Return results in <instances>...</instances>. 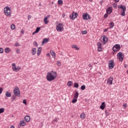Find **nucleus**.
Segmentation results:
<instances>
[{"label":"nucleus","instance_id":"nucleus-1","mask_svg":"<svg viewBox=\"0 0 128 128\" xmlns=\"http://www.w3.org/2000/svg\"><path fill=\"white\" fill-rule=\"evenodd\" d=\"M56 78V72L51 71L47 73L46 79L48 82H52Z\"/></svg>","mask_w":128,"mask_h":128},{"label":"nucleus","instance_id":"nucleus-2","mask_svg":"<svg viewBox=\"0 0 128 128\" xmlns=\"http://www.w3.org/2000/svg\"><path fill=\"white\" fill-rule=\"evenodd\" d=\"M118 8H121L122 10V12H121V16H126V6L120 4L118 6Z\"/></svg>","mask_w":128,"mask_h":128},{"label":"nucleus","instance_id":"nucleus-3","mask_svg":"<svg viewBox=\"0 0 128 128\" xmlns=\"http://www.w3.org/2000/svg\"><path fill=\"white\" fill-rule=\"evenodd\" d=\"M56 26V30L57 32H62L64 30V24L62 23H59Z\"/></svg>","mask_w":128,"mask_h":128},{"label":"nucleus","instance_id":"nucleus-4","mask_svg":"<svg viewBox=\"0 0 128 128\" xmlns=\"http://www.w3.org/2000/svg\"><path fill=\"white\" fill-rule=\"evenodd\" d=\"M14 96H20V91L18 87L15 88L14 90Z\"/></svg>","mask_w":128,"mask_h":128},{"label":"nucleus","instance_id":"nucleus-5","mask_svg":"<svg viewBox=\"0 0 128 128\" xmlns=\"http://www.w3.org/2000/svg\"><path fill=\"white\" fill-rule=\"evenodd\" d=\"M4 12L6 16H10V7H5L4 8Z\"/></svg>","mask_w":128,"mask_h":128},{"label":"nucleus","instance_id":"nucleus-6","mask_svg":"<svg viewBox=\"0 0 128 128\" xmlns=\"http://www.w3.org/2000/svg\"><path fill=\"white\" fill-rule=\"evenodd\" d=\"M120 50V46L118 44H116L112 48L114 52H118Z\"/></svg>","mask_w":128,"mask_h":128},{"label":"nucleus","instance_id":"nucleus-7","mask_svg":"<svg viewBox=\"0 0 128 128\" xmlns=\"http://www.w3.org/2000/svg\"><path fill=\"white\" fill-rule=\"evenodd\" d=\"M117 56L120 62H122V60H124V54H122V52H119L118 53Z\"/></svg>","mask_w":128,"mask_h":128},{"label":"nucleus","instance_id":"nucleus-8","mask_svg":"<svg viewBox=\"0 0 128 128\" xmlns=\"http://www.w3.org/2000/svg\"><path fill=\"white\" fill-rule=\"evenodd\" d=\"M82 18L84 20H90V15L88 13H84L82 15Z\"/></svg>","mask_w":128,"mask_h":128},{"label":"nucleus","instance_id":"nucleus-9","mask_svg":"<svg viewBox=\"0 0 128 128\" xmlns=\"http://www.w3.org/2000/svg\"><path fill=\"white\" fill-rule=\"evenodd\" d=\"M78 12H72V14L70 16V20H74L76 18H78Z\"/></svg>","mask_w":128,"mask_h":128},{"label":"nucleus","instance_id":"nucleus-10","mask_svg":"<svg viewBox=\"0 0 128 128\" xmlns=\"http://www.w3.org/2000/svg\"><path fill=\"white\" fill-rule=\"evenodd\" d=\"M108 66L110 70H112V68H114V60H110L108 62Z\"/></svg>","mask_w":128,"mask_h":128},{"label":"nucleus","instance_id":"nucleus-11","mask_svg":"<svg viewBox=\"0 0 128 128\" xmlns=\"http://www.w3.org/2000/svg\"><path fill=\"white\" fill-rule=\"evenodd\" d=\"M102 40H103V44H106L108 42V37H106V36H104L102 38Z\"/></svg>","mask_w":128,"mask_h":128},{"label":"nucleus","instance_id":"nucleus-12","mask_svg":"<svg viewBox=\"0 0 128 128\" xmlns=\"http://www.w3.org/2000/svg\"><path fill=\"white\" fill-rule=\"evenodd\" d=\"M97 46H98V52H102V43L100 42H98L97 44Z\"/></svg>","mask_w":128,"mask_h":128},{"label":"nucleus","instance_id":"nucleus-13","mask_svg":"<svg viewBox=\"0 0 128 128\" xmlns=\"http://www.w3.org/2000/svg\"><path fill=\"white\" fill-rule=\"evenodd\" d=\"M112 78L110 77L107 80V84H112Z\"/></svg>","mask_w":128,"mask_h":128},{"label":"nucleus","instance_id":"nucleus-14","mask_svg":"<svg viewBox=\"0 0 128 128\" xmlns=\"http://www.w3.org/2000/svg\"><path fill=\"white\" fill-rule=\"evenodd\" d=\"M106 12L108 14H110L112 12V7H109L106 9Z\"/></svg>","mask_w":128,"mask_h":128},{"label":"nucleus","instance_id":"nucleus-15","mask_svg":"<svg viewBox=\"0 0 128 128\" xmlns=\"http://www.w3.org/2000/svg\"><path fill=\"white\" fill-rule=\"evenodd\" d=\"M50 16H46L45 18L44 19V22L45 24H48V17Z\"/></svg>","mask_w":128,"mask_h":128},{"label":"nucleus","instance_id":"nucleus-16","mask_svg":"<svg viewBox=\"0 0 128 128\" xmlns=\"http://www.w3.org/2000/svg\"><path fill=\"white\" fill-rule=\"evenodd\" d=\"M104 108H106V102H102L100 106V108L101 110H104Z\"/></svg>","mask_w":128,"mask_h":128},{"label":"nucleus","instance_id":"nucleus-17","mask_svg":"<svg viewBox=\"0 0 128 128\" xmlns=\"http://www.w3.org/2000/svg\"><path fill=\"white\" fill-rule=\"evenodd\" d=\"M24 120H25L26 122H30V117L29 116H26L24 117Z\"/></svg>","mask_w":128,"mask_h":128},{"label":"nucleus","instance_id":"nucleus-18","mask_svg":"<svg viewBox=\"0 0 128 128\" xmlns=\"http://www.w3.org/2000/svg\"><path fill=\"white\" fill-rule=\"evenodd\" d=\"M49 40V39L46 38H44L42 42V44H46V42H48Z\"/></svg>","mask_w":128,"mask_h":128},{"label":"nucleus","instance_id":"nucleus-19","mask_svg":"<svg viewBox=\"0 0 128 128\" xmlns=\"http://www.w3.org/2000/svg\"><path fill=\"white\" fill-rule=\"evenodd\" d=\"M26 121H24V120L20 121V126H26Z\"/></svg>","mask_w":128,"mask_h":128},{"label":"nucleus","instance_id":"nucleus-20","mask_svg":"<svg viewBox=\"0 0 128 128\" xmlns=\"http://www.w3.org/2000/svg\"><path fill=\"white\" fill-rule=\"evenodd\" d=\"M42 52V47H39L38 49L37 56H40Z\"/></svg>","mask_w":128,"mask_h":128},{"label":"nucleus","instance_id":"nucleus-21","mask_svg":"<svg viewBox=\"0 0 128 128\" xmlns=\"http://www.w3.org/2000/svg\"><path fill=\"white\" fill-rule=\"evenodd\" d=\"M12 70L14 72H16V64H14V63L12 64Z\"/></svg>","mask_w":128,"mask_h":128},{"label":"nucleus","instance_id":"nucleus-22","mask_svg":"<svg viewBox=\"0 0 128 128\" xmlns=\"http://www.w3.org/2000/svg\"><path fill=\"white\" fill-rule=\"evenodd\" d=\"M6 96H7V98H10V96H12V93L8 91H7L6 92Z\"/></svg>","mask_w":128,"mask_h":128},{"label":"nucleus","instance_id":"nucleus-23","mask_svg":"<svg viewBox=\"0 0 128 128\" xmlns=\"http://www.w3.org/2000/svg\"><path fill=\"white\" fill-rule=\"evenodd\" d=\"M4 52L6 54H10V48H5Z\"/></svg>","mask_w":128,"mask_h":128},{"label":"nucleus","instance_id":"nucleus-24","mask_svg":"<svg viewBox=\"0 0 128 128\" xmlns=\"http://www.w3.org/2000/svg\"><path fill=\"white\" fill-rule=\"evenodd\" d=\"M36 54V48H33L32 49V54L33 56H34V54Z\"/></svg>","mask_w":128,"mask_h":128},{"label":"nucleus","instance_id":"nucleus-25","mask_svg":"<svg viewBox=\"0 0 128 128\" xmlns=\"http://www.w3.org/2000/svg\"><path fill=\"white\" fill-rule=\"evenodd\" d=\"M80 118H82V120H84V118H86V114H84V113L81 114L80 115Z\"/></svg>","mask_w":128,"mask_h":128},{"label":"nucleus","instance_id":"nucleus-26","mask_svg":"<svg viewBox=\"0 0 128 128\" xmlns=\"http://www.w3.org/2000/svg\"><path fill=\"white\" fill-rule=\"evenodd\" d=\"M50 52L52 58H56V52H54L53 50H50Z\"/></svg>","mask_w":128,"mask_h":128},{"label":"nucleus","instance_id":"nucleus-27","mask_svg":"<svg viewBox=\"0 0 128 128\" xmlns=\"http://www.w3.org/2000/svg\"><path fill=\"white\" fill-rule=\"evenodd\" d=\"M72 48H75L76 50H80V48H78V46H76V45H72Z\"/></svg>","mask_w":128,"mask_h":128},{"label":"nucleus","instance_id":"nucleus-28","mask_svg":"<svg viewBox=\"0 0 128 128\" xmlns=\"http://www.w3.org/2000/svg\"><path fill=\"white\" fill-rule=\"evenodd\" d=\"M74 98H78V91H76L74 94Z\"/></svg>","mask_w":128,"mask_h":128},{"label":"nucleus","instance_id":"nucleus-29","mask_svg":"<svg viewBox=\"0 0 128 128\" xmlns=\"http://www.w3.org/2000/svg\"><path fill=\"white\" fill-rule=\"evenodd\" d=\"M110 28H114V22H111L109 24Z\"/></svg>","mask_w":128,"mask_h":128},{"label":"nucleus","instance_id":"nucleus-30","mask_svg":"<svg viewBox=\"0 0 128 128\" xmlns=\"http://www.w3.org/2000/svg\"><path fill=\"white\" fill-rule=\"evenodd\" d=\"M72 81H68V86H72Z\"/></svg>","mask_w":128,"mask_h":128},{"label":"nucleus","instance_id":"nucleus-31","mask_svg":"<svg viewBox=\"0 0 128 128\" xmlns=\"http://www.w3.org/2000/svg\"><path fill=\"white\" fill-rule=\"evenodd\" d=\"M21 68L20 66H18L16 68V70H15L16 72H18V70H21Z\"/></svg>","mask_w":128,"mask_h":128},{"label":"nucleus","instance_id":"nucleus-32","mask_svg":"<svg viewBox=\"0 0 128 128\" xmlns=\"http://www.w3.org/2000/svg\"><path fill=\"white\" fill-rule=\"evenodd\" d=\"M76 102H78V99H76V98L73 99L72 102V104H76Z\"/></svg>","mask_w":128,"mask_h":128},{"label":"nucleus","instance_id":"nucleus-33","mask_svg":"<svg viewBox=\"0 0 128 128\" xmlns=\"http://www.w3.org/2000/svg\"><path fill=\"white\" fill-rule=\"evenodd\" d=\"M40 27H38L36 28V30L35 31V32H40Z\"/></svg>","mask_w":128,"mask_h":128},{"label":"nucleus","instance_id":"nucleus-34","mask_svg":"<svg viewBox=\"0 0 128 128\" xmlns=\"http://www.w3.org/2000/svg\"><path fill=\"white\" fill-rule=\"evenodd\" d=\"M74 88H78V84L76 82H75L74 84Z\"/></svg>","mask_w":128,"mask_h":128},{"label":"nucleus","instance_id":"nucleus-35","mask_svg":"<svg viewBox=\"0 0 128 128\" xmlns=\"http://www.w3.org/2000/svg\"><path fill=\"white\" fill-rule=\"evenodd\" d=\"M81 90H86V86L84 85H82L81 86Z\"/></svg>","mask_w":128,"mask_h":128},{"label":"nucleus","instance_id":"nucleus-36","mask_svg":"<svg viewBox=\"0 0 128 128\" xmlns=\"http://www.w3.org/2000/svg\"><path fill=\"white\" fill-rule=\"evenodd\" d=\"M4 112V108H0V114H2Z\"/></svg>","mask_w":128,"mask_h":128},{"label":"nucleus","instance_id":"nucleus-37","mask_svg":"<svg viewBox=\"0 0 128 128\" xmlns=\"http://www.w3.org/2000/svg\"><path fill=\"white\" fill-rule=\"evenodd\" d=\"M12 30H14L16 28V26L14 24H12L10 26Z\"/></svg>","mask_w":128,"mask_h":128},{"label":"nucleus","instance_id":"nucleus-38","mask_svg":"<svg viewBox=\"0 0 128 128\" xmlns=\"http://www.w3.org/2000/svg\"><path fill=\"white\" fill-rule=\"evenodd\" d=\"M58 4H62V0H58Z\"/></svg>","mask_w":128,"mask_h":128},{"label":"nucleus","instance_id":"nucleus-39","mask_svg":"<svg viewBox=\"0 0 128 128\" xmlns=\"http://www.w3.org/2000/svg\"><path fill=\"white\" fill-rule=\"evenodd\" d=\"M112 6H113V8H116L118 4H116V3H114L112 4Z\"/></svg>","mask_w":128,"mask_h":128},{"label":"nucleus","instance_id":"nucleus-40","mask_svg":"<svg viewBox=\"0 0 128 128\" xmlns=\"http://www.w3.org/2000/svg\"><path fill=\"white\" fill-rule=\"evenodd\" d=\"M33 44L34 46H38V42H36L34 41L33 42Z\"/></svg>","mask_w":128,"mask_h":128},{"label":"nucleus","instance_id":"nucleus-41","mask_svg":"<svg viewBox=\"0 0 128 128\" xmlns=\"http://www.w3.org/2000/svg\"><path fill=\"white\" fill-rule=\"evenodd\" d=\"M57 64H58V66H62V63L58 61Z\"/></svg>","mask_w":128,"mask_h":128},{"label":"nucleus","instance_id":"nucleus-42","mask_svg":"<svg viewBox=\"0 0 128 128\" xmlns=\"http://www.w3.org/2000/svg\"><path fill=\"white\" fill-rule=\"evenodd\" d=\"M4 53V48H0V54H3Z\"/></svg>","mask_w":128,"mask_h":128},{"label":"nucleus","instance_id":"nucleus-43","mask_svg":"<svg viewBox=\"0 0 128 128\" xmlns=\"http://www.w3.org/2000/svg\"><path fill=\"white\" fill-rule=\"evenodd\" d=\"M108 14H106L104 15V18H108Z\"/></svg>","mask_w":128,"mask_h":128},{"label":"nucleus","instance_id":"nucleus-44","mask_svg":"<svg viewBox=\"0 0 128 128\" xmlns=\"http://www.w3.org/2000/svg\"><path fill=\"white\" fill-rule=\"evenodd\" d=\"M16 96H12V102H14V100H16Z\"/></svg>","mask_w":128,"mask_h":128},{"label":"nucleus","instance_id":"nucleus-45","mask_svg":"<svg viewBox=\"0 0 128 128\" xmlns=\"http://www.w3.org/2000/svg\"><path fill=\"white\" fill-rule=\"evenodd\" d=\"M82 34H86V30H84L82 32Z\"/></svg>","mask_w":128,"mask_h":128},{"label":"nucleus","instance_id":"nucleus-46","mask_svg":"<svg viewBox=\"0 0 128 128\" xmlns=\"http://www.w3.org/2000/svg\"><path fill=\"white\" fill-rule=\"evenodd\" d=\"M22 102H23V104H24L26 105V100H24Z\"/></svg>","mask_w":128,"mask_h":128},{"label":"nucleus","instance_id":"nucleus-47","mask_svg":"<svg viewBox=\"0 0 128 128\" xmlns=\"http://www.w3.org/2000/svg\"><path fill=\"white\" fill-rule=\"evenodd\" d=\"M54 122H57L58 120V118H56L55 119H54Z\"/></svg>","mask_w":128,"mask_h":128},{"label":"nucleus","instance_id":"nucleus-48","mask_svg":"<svg viewBox=\"0 0 128 128\" xmlns=\"http://www.w3.org/2000/svg\"><path fill=\"white\" fill-rule=\"evenodd\" d=\"M20 32L22 34H24V31L22 29L21 30Z\"/></svg>","mask_w":128,"mask_h":128},{"label":"nucleus","instance_id":"nucleus-49","mask_svg":"<svg viewBox=\"0 0 128 128\" xmlns=\"http://www.w3.org/2000/svg\"><path fill=\"white\" fill-rule=\"evenodd\" d=\"M15 46H20V44L16 43L15 44Z\"/></svg>","mask_w":128,"mask_h":128},{"label":"nucleus","instance_id":"nucleus-50","mask_svg":"<svg viewBox=\"0 0 128 128\" xmlns=\"http://www.w3.org/2000/svg\"><path fill=\"white\" fill-rule=\"evenodd\" d=\"M123 106L124 108H126V106H128V104H123Z\"/></svg>","mask_w":128,"mask_h":128},{"label":"nucleus","instance_id":"nucleus-51","mask_svg":"<svg viewBox=\"0 0 128 128\" xmlns=\"http://www.w3.org/2000/svg\"><path fill=\"white\" fill-rule=\"evenodd\" d=\"M16 52L17 54H20V50L19 49H17L16 50Z\"/></svg>","mask_w":128,"mask_h":128},{"label":"nucleus","instance_id":"nucleus-52","mask_svg":"<svg viewBox=\"0 0 128 128\" xmlns=\"http://www.w3.org/2000/svg\"><path fill=\"white\" fill-rule=\"evenodd\" d=\"M2 88H0V94H2Z\"/></svg>","mask_w":128,"mask_h":128},{"label":"nucleus","instance_id":"nucleus-53","mask_svg":"<svg viewBox=\"0 0 128 128\" xmlns=\"http://www.w3.org/2000/svg\"><path fill=\"white\" fill-rule=\"evenodd\" d=\"M46 56H48V57L50 56V54H46Z\"/></svg>","mask_w":128,"mask_h":128},{"label":"nucleus","instance_id":"nucleus-54","mask_svg":"<svg viewBox=\"0 0 128 128\" xmlns=\"http://www.w3.org/2000/svg\"><path fill=\"white\" fill-rule=\"evenodd\" d=\"M128 64H124V68H128Z\"/></svg>","mask_w":128,"mask_h":128},{"label":"nucleus","instance_id":"nucleus-55","mask_svg":"<svg viewBox=\"0 0 128 128\" xmlns=\"http://www.w3.org/2000/svg\"><path fill=\"white\" fill-rule=\"evenodd\" d=\"M62 16V18H64V16H66V14H63Z\"/></svg>","mask_w":128,"mask_h":128},{"label":"nucleus","instance_id":"nucleus-56","mask_svg":"<svg viewBox=\"0 0 128 128\" xmlns=\"http://www.w3.org/2000/svg\"><path fill=\"white\" fill-rule=\"evenodd\" d=\"M104 32H108V29H104Z\"/></svg>","mask_w":128,"mask_h":128},{"label":"nucleus","instance_id":"nucleus-57","mask_svg":"<svg viewBox=\"0 0 128 128\" xmlns=\"http://www.w3.org/2000/svg\"><path fill=\"white\" fill-rule=\"evenodd\" d=\"M116 2H120V0H114Z\"/></svg>","mask_w":128,"mask_h":128},{"label":"nucleus","instance_id":"nucleus-58","mask_svg":"<svg viewBox=\"0 0 128 128\" xmlns=\"http://www.w3.org/2000/svg\"><path fill=\"white\" fill-rule=\"evenodd\" d=\"M30 18H32L31 16H28V20H30Z\"/></svg>","mask_w":128,"mask_h":128},{"label":"nucleus","instance_id":"nucleus-59","mask_svg":"<svg viewBox=\"0 0 128 128\" xmlns=\"http://www.w3.org/2000/svg\"><path fill=\"white\" fill-rule=\"evenodd\" d=\"M10 128H14V126H12L10 127Z\"/></svg>","mask_w":128,"mask_h":128},{"label":"nucleus","instance_id":"nucleus-60","mask_svg":"<svg viewBox=\"0 0 128 128\" xmlns=\"http://www.w3.org/2000/svg\"><path fill=\"white\" fill-rule=\"evenodd\" d=\"M38 34L37 32H34L33 33H32V34L34 35V34Z\"/></svg>","mask_w":128,"mask_h":128},{"label":"nucleus","instance_id":"nucleus-61","mask_svg":"<svg viewBox=\"0 0 128 128\" xmlns=\"http://www.w3.org/2000/svg\"><path fill=\"white\" fill-rule=\"evenodd\" d=\"M60 54V56H64V54H62V52Z\"/></svg>","mask_w":128,"mask_h":128},{"label":"nucleus","instance_id":"nucleus-62","mask_svg":"<svg viewBox=\"0 0 128 128\" xmlns=\"http://www.w3.org/2000/svg\"><path fill=\"white\" fill-rule=\"evenodd\" d=\"M88 66H89V68H92V66H90V65H88Z\"/></svg>","mask_w":128,"mask_h":128},{"label":"nucleus","instance_id":"nucleus-63","mask_svg":"<svg viewBox=\"0 0 128 128\" xmlns=\"http://www.w3.org/2000/svg\"><path fill=\"white\" fill-rule=\"evenodd\" d=\"M90 2H92V0H89Z\"/></svg>","mask_w":128,"mask_h":128},{"label":"nucleus","instance_id":"nucleus-64","mask_svg":"<svg viewBox=\"0 0 128 128\" xmlns=\"http://www.w3.org/2000/svg\"><path fill=\"white\" fill-rule=\"evenodd\" d=\"M127 74H128V70L126 71Z\"/></svg>","mask_w":128,"mask_h":128}]
</instances>
